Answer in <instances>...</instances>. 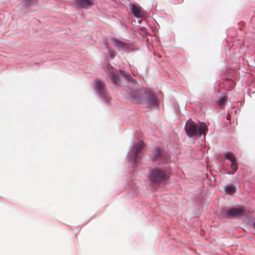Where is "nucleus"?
<instances>
[{"instance_id": "f257e3e1", "label": "nucleus", "mask_w": 255, "mask_h": 255, "mask_svg": "<svg viewBox=\"0 0 255 255\" xmlns=\"http://www.w3.org/2000/svg\"><path fill=\"white\" fill-rule=\"evenodd\" d=\"M184 130L188 137L196 138L202 136L205 137L208 131V127L204 122L197 124L190 118L185 123Z\"/></svg>"}, {"instance_id": "f03ea898", "label": "nucleus", "mask_w": 255, "mask_h": 255, "mask_svg": "<svg viewBox=\"0 0 255 255\" xmlns=\"http://www.w3.org/2000/svg\"><path fill=\"white\" fill-rule=\"evenodd\" d=\"M168 178L164 170L153 168L149 174V179L152 184L158 185L166 181Z\"/></svg>"}, {"instance_id": "7ed1b4c3", "label": "nucleus", "mask_w": 255, "mask_h": 255, "mask_svg": "<svg viewBox=\"0 0 255 255\" xmlns=\"http://www.w3.org/2000/svg\"><path fill=\"white\" fill-rule=\"evenodd\" d=\"M143 145V142L140 140L132 145V151L129 155V161L133 164V167H135L142 160V155L140 152Z\"/></svg>"}, {"instance_id": "20e7f679", "label": "nucleus", "mask_w": 255, "mask_h": 255, "mask_svg": "<svg viewBox=\"0 0 255 255\" xmlns=\"http://www.w3.org/2000/svg\"><path fill=\"white\" fill-rule=\"evenodd\" d=\"M94 90L98 97L106 104L110 103L109 97L105 92V86L103 82L98 79L95 80Z\"/></svg>"}, {"instance_id": "39448f33", "label": "nucleus", "mask_w": 255, "mask_h": 255, "mask_svg": "<svg viewBox=\"0 0 255 255\" xmlns=\"http://www.w3.org/2000/svg\"><path fill=\"white\" fill-rule=\"evenodd\" d=\"M146 92L147 90L145 89H134L131 90L129 95L135 103L142 104L145 103Z\"/></svg>"}, {"instance_id": "423d86ee", "label": "nucleus", "mask_w": 255, "mask_h": 255, "mask_svg": "<svg viewBox=\"0 0 255 255\" xmlns=\"http://www.w3.org/2000/svg\"><path fill=\"white\" fill-rule=\"evenodd\" d=\"M131 13L136 18H144L146 16V12L144 9L136 2H130L128 5Z\"/></svg>"}, {"instance_id": "0eeeda50", "label": "nucleus", "mask_w": 255, "mask_h": 255, "mask_svg": "<svg viewBox=\"0 0 255 255\" xmlns=\"http://www.w3.org/2000/svg\"><path fill=\"white\" fill-rule=\"evenodd\" d=\"M248 212L244 208L231 207L225 212L227 217L233 218H241L247 215Z\"/></svg>"}, {"instance_id": "6e6552de", "label": "nucleus", "mask_w": 255, "mask_h": 255, "mask_svg": "<svg viewBox=\"0 0 255 255\" xmlns=\"http://www.w3.org/2000/svg\"><path fill=\"white\" fill-rule=\"evenodd\" d=\"M146 102L148 104L147 107L149 108L158 107L159 106V102L158 98L155 94L150 91L147 90L145 99Z\"/></svg>"}, {"instance_id": "1a4fd4ad", "label": "nucleus", "mask_w": 255, "mask_h": 255, "mask_svg": "<svg viewBox=\"0 0 255 255\" xmlns=\"http://www.w3.org/2000/svg\"><path fill=\"white\" fill-rule=\"evenodd\" d=\"M165 158V150L161 147L156 146L150 159L152 162L160 161Z\"/></svg>"}, {"instance_id": "9d476101", "label": "nucleus", "mask_w": 255, "mask_h": 255, "mask_svg": "<svg viewBox=\"0 0 255 255\" xmlns=\"http://www.w3.org/2000/svg\"><path fill=\"white\" fill-rule=\"evenodd\" d=\"M74 2L81 9H88L94 5L93 0H74Z\"/></svg>"}, {"instance_id": "9b49d317", "label": "nucleus", "mask_w": 255, "mask_h": 255, "mask_svg": "<svg viewBox=\"0 0 255 255\" xmlns=\"http://www.w3.org/2000/svg\"><path fill=\"white\" fill-rule=\"evenodd\" d=\"M110 76L111 80L116 85H122L121 83V77L119 70L118 73H116L114 71H112L110 73Z\"/></svg>"}, {"instance_id": "f8f14e48", "label": "nucleus", "mask_w": 255, "mask_h": 255, "mask_svg": "<svg viewBox=\"0 0 255 255\" xmlns=\"http://www.w3.org/2000/svg\"><path fill=\"white\" fill-rule=\"evenodd\" d=\"M120 74L121 81L124 80L127 82H131L133 81V79L129 73L126 72L125 70L120 69Z\"/></svg>"}, {"instance_id": "ddd939ff", "label": "nucleus", "mask_w": 255, "mask_h": 255, "mask_svg": "<svg viewBox=\"0 0 255 255\" xmlns=\"http://www.w3.org/2000/svg\"><path fill=\"white\" fill-rule=\"evenodd\" d=\"M224 191L227 195H232L236 191V186L232 183L229 184L225 186Z\"/></svg>"}, {"instance_id": "4468645a", "label": "nucleus", "mask_w": 255, "mask_h": 255, "mask_svg": "<svg viewBox=\"0 0 255 255\" xmlns=\"http://www.w3.org/2000/svg\"><path fill=\"white\" fill-rule=\"evenodd\" d=\"M112 41L119 48H121L122 49L126 50L129 48V46L128 44L127 43H124L117 38L112 39Z\"/></svg>"}, {"instance_id": "2eb2a0df", "label": "nucleus", "mask_w": 255, "mask_h": 255, "mask_svg": "<svg viewBox=\"0 0 255 255\" xmlns=\"http://www.w3.org/2000/svg\"><path fill=\"white\" fill-rule=\"evenodd\" d=\"M230 167L231 169L232 170V172H229L227 173V174L229 175H233L234 174V173L237 170L238 168V164L237 163V160L236 159H235L233 160L232 161H230Z\"/></svg>"}, {"instance_id": "dca6fc26", "label": "nucleus", "mask_w": 255, "mask_h": 255, "mask_svg": "<svg viewBox=\"0 0 255 255\" xmlns=\"http://www.w3.org/2000/svg\"><path fill=\"white\" fill-rule=\"evenodd\" d=\"M23 6L24 7H29L31 5H34L36 0H23Z\"/></svg>"}, {"instance_id": "f3484780", "label": "nucleus", "mask_w": 255, "mask_h": 255, "mask_svg": "<svg viewBox=\"0 0 255 255\" xmlns=\"http://www.w3.org/2000/svg\"><path fill=\"white\" fill-rule=\"evenodd\" d=\"M225 159L229 160L230 161H232L233 160L236 159V157L234 156L233 152L231 151H227L225 154Z\"/></svg>"}, {"instance_id": "a211bd4d", "label": "nucleus", "mask_w": 255, "mask_h": 255, "mask_svg": "<svg viewBox=\"0 0 255 255\" xmlns=\"http://www.w3.org/2000/svg\"><path fill=\"white\" fill-rule=\"evenodd\" d=\"M217 105L220 107L225 106L226 104V101L224 96H222L216 100Z\"/></svg>"}, {"instance_id": "6ab92c4d", "label": "nucleus", "mask_w": 255, "mask_h": 255, "mask_svg": "<svg viewBox=\"0 0 255 255\" xmlns=\"http://www.w3.org/2000/svg\"><path fill=\"white\" fill-rule=\"evenodd\" d=\"M108 52L109 53V55L108 56V59L109 60L114 59L116 56L115 52L112 50H108Z\"/></svg>"}, {"instance_id": "aec40b11", "label": "nucleus", "mask_w": 255, "mask_h": 255, "mask_svg": "<svg viewBox=\"0 0 255 255\" xmlns=\"http://www.w3.org/2000/svg\"><path fill=\"white\" fill-rule=\"evenodd\" d=\"M250 224L251 225V226H254L255 228V221H250Z\"/></svg>"}, {"instance_id": "412c9836", "label": "nucleus", "mask_w": 255, "mask_h": 255, "mask_svg": "<svg viewBox=\"0 0 255 255\" xmlns=\"http://www.w3.org/2000/svg\"><path fill=\"white\" fill-rule=\"evenodd\" d=\"M251 91L249 89L248 91V95H249L251 97Z\"/></svg>"}, {"instance_id": "4be33fe9", "label": "nucleus", "mask_w": 255, "mask_h": 255, "mask_svg": "<svg viewBox=\"0 0 255 255\" xmlns=\"http://www.w3.org/2000/svg\"><path fill=\"white\" fill-rule=\"evenodd\" d=\"M229 117H230V116H229V115H227V119L228 120H229Z\"/></svg>"}, {"instance_id": "5701e85b", "label": "nucleus", "mask_w": 255, "mask_h": 255, "mask_svg": "<svg viewBox=\"0 0 255 255\" xmlns=\"http://www.w3.org/2000/svg\"><path fill=\"white\" fill-rule=\"evenodd\" d=\"M142 28L143 29V32H144V30H146V28H145L144 27H142Z\"/></svg>"}, {"instance_id": "b1692460", "label": "nucleus", "mask_w": 255, "mask_h": 255, "mask_svg": "<svg viewBox=\"0 0 255 255\" xmlns=\"http://www.w3.org/2000/svg\"><path fill=\"white\" fill-rule=\"evenodd\" d=\"M129 151H128V152H127V155H127V156H128V154H129Z\"/></svg>"}]
</instances>
